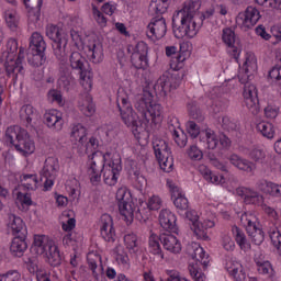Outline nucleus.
Wrapping results in <instances>:
<instances>
[{
	"label": "nucleus",
	"mask_w": 281,
	"mask_h": 281,
	"mask_svg": "<svg viewBox=\"0 0 281 281\" xmlns=\"http://www.w3.org/2000/svg\"><path fill=\"white\" fill-rule=\"evenodd\" d=\"M189 273L191 278H193L194 281H205V274L201 271H199V268L196 266H189Z\"/></svg>",
	"instance_id": "57"
},
{
	"label": "nucleus",
	"mask_w": 281,
	"mask_h": 281,
	"mask_svg": "<svg viewBox=\"0 0 281 281\" xmlns=\"http://www.w3.org/2000/svg\"><path fill=\"white\" fill-rule=\"evenodd\" d=\"M167 186L170 189L171 199H173V204L177 207V210H181L182 212H186V210L190 207V202H188V198L183 195V193L181 192V189L175 186L172 181L168 180Z\"/></svg>",
	"instance_id": "19"
},
{
	"label": "nucleus",
	"mask_w": 281,
	"mask_h": 281,
	"mask_svg": "<svg viewBox=\"0 0 281 281\" xmlns=\"http://www.w3.org/2000/svg\"><path fill=\"white\" fill-rule=\"evenodd\" d=\"M44 123L53 131H63V115L57 110H50L44 114Z\"/></svg>",
	"instance_id": "22"
},
{
	"label": "nucleus",
	"mask_w": 281,
	"mask_h": 281,
	"mask_svg": "<svg viewBox=\"0 0 281 281\" xmlns=\"http://www.w3.org/2000/svg\"><path fill=\"white\" fill-rule=\"evenodd\" d=\"M226 271L229 273V276H233L235 280L237 281H245L247 280V273L245 272V269L243 268V265L236 262H228L226 263Z\"/></svg>",
	"instance_id": "32"
},
{
	"label": "nucleus",
	"mask_w": 281,
	"mask_h": 281,
	"mask_svg": "<svg viewBox=\"0 0 281 281\" xmlns=\"http://www.w3.org/2000/svg\"><path fill=\"white\" fill-rule=\"evenodd\" d=\"M169 131L172 133L177 146L184 148V146L188 144V135H186L183 132L177 131L172 124H169Z\"/></svg>",
	"instance_id": "43"
},
{
	"label": "nucleus",
	"mask_w": 281,
	"mask_h": 281,
	"mask_svg": "<svg viewBox=\"0 0 281 281\" xmlns=\"http://www.w3.org/2000/svg\"><path fill=\"white\" fill-rule=\"evenodd\" d=\"M4 19L7 22L8 27L14 32L16 27H19V19H16V15L10 11L4 12Z\"/></svg>",
	"instance_id": "53"
},
{
	"label": "nucleus",
	"mask_w": 281,
	"mask_h": 281,
	"mask_svg": "<svg viewBox=\"0 0 281 281\" xmlns=\"http://www.w3.org/2000/svg\"><path fill=\"white\" fill-rule=\"evenodd\" d=\"M188 111L191 120H195L198 124H201V122L205 120L203 112H201V109L195 102H191L188 104Z\"/></svg>",
	"instance_id": "44"
},
{
	"label": "nucleus",
	"mask_w": 281,
	"mask_h": 281,
	"mask_svg": "<svg viewBox=\"0 0 281 281\" xmlns=\"http://www.w3.org/2000/svg\"><path fill=\"white\" fill-rule=\"evenodd\" d=\"M106 186H115L117 183V177L122 172V165L112 162L109 167L104 168V156L102 153L92 154V162L88 169V175L92 186H98L102 179Z\"/></svg>",
	"instance_id": "2"
},
{
	"label": "nucleus",
	"mask_w": 281,
	"mask_h": 281,
	"mask_svg": "<svg viewBox=\"0 0 281 281\" xmlns=\"http://www.w3.org/2000/svg\"><path fill=\"white\" fill-rule=\"evenodd\" d=\"M131 63L135 69H146L148 67V55H131Z\"/></svg>",
	"instance_id": "46"
},
{
	"label": "nucleus",
	"mask_w": 281,
	"mask_h": 281,
	"mask_svg": "<svg viewBox=\"0 0 281 281\" xmlns=\"http://www.w3.org/2000/svg\"><path fill=\"white\" fill-rule=\"evenodd\" d=\"M153 148L157 161L166 157L168 158L169 155H172V153L170 151V147H168V143H166V140L164 139H155L153 142Z\"/></svg>",
	"instance_id": "30"
},
{
	"label": "nucleus",
	"mask_w": 281,
	"mask_h": 281,
	"mask_svg": "<svg viewBox=\"0 0 281 281\" xmlns=\"http://www.w3.org/2000/svg\"><path fill=\"white\" fill-rule=\"evenodd\" d=\"M21 280V273L16 270H10L7 273L2 274L0 281H19Z\"/></svg>",
	"instance_id": "59"
},
{
	"label": "nucleus",
	"mask_w": 281,
	"mask_h": 281,
	"mask_svg": "<svg viewBox=\"0 0 281 281\" xmlns=\"http://www.w3.org/2000/svg\"><path fill=\"white\" fill-rule=\"evenodd\" d=\"M201 4L194 1L184 2L181 10L172 16V32L176 38H194L199 27L203 25V19L205 15L201 14V23L196 25V18L199 16V9Z\"/></svg>",
	"instance_id": "1"
},
{
	"label": "nucleus",
	"mask_w": 281,
	"mask_h": 281,
	"mask_svg": "<svg viewBox=\"0 0 281 281\" xmlns=\"http://www.w3.org/2000/svg\"><path fill=\"white\" fill-rule=\"evenodd\" d=\"M182 78L183 76H179V74H173L171 76L162 75L154 85V90L158 91V93H164V95H168L170 91L179 89Z\"/></svg>",
	"instance_id": "13"
},
{
	"label": "nucleus",
	"mask_w": 281,
	"mask_h": 281,
	"mask_svg": "<svg viewBox=\"0 0 281 281\" xmlns=\"http://www.w3.org/2000/svg\"><path fill=\"white\" fill-rule=\"evenodd\" d=\"M268 76L272 80H277V82H280V80H281V66L272 67L271 70L269 71Z\"/></svg>",
	"instance_id": "64"
},
{
	"label": "nucleus",
	"mask_w": 281,
	"mask_h": 281,
	"mask_svg": "<svg viewBox=\"0 0 281 281\" xmlns=\"http://www.w3.org/2000/svg\"><path fill=\"white\" fill-rule=\"evenodd\" d=\"M88 56H90L92 63H102L104 56V49L102 48V43L98 40H90L87 45Z\"/></svg>",
	"instance_id": "25"
},
{
	"label": "nucleus",
	"mask_w": 281,
	"mask_h": 281,
	"mask_svg": "<svg viewBox=\"0 0 281 281\" xmlns=\"http://www.w3.org/2000/svg\"><path fill=\"white\" fill-rule=\"evenodd\" d=\"M46 36H48V38L53 41V44L60 43L63 38H67V34H65V32H63L60 27L54 24L46 26Z\"/></svg>",
	"instance_id": "33"
},
{
	"label": "nucleus",
	"mask_w": 281,
	"mask_h": 281,
	"mask_svg": "<svg viewBox=\"0 0 281 281\" xmlns=\"http://www.w3.org/2000/svg\"><path fill=\"white\" fill-rule=\"evenodd\" d=\"M222 41L227 45V47H232L233 52H237L236 45L240 42L236 38V33L232 29H224Z\"/></svg>",
	"instance_id": "36"
},
{
	"label": "nucleus",
	"mask_w": 281,
	"mask_h": 281,
	"mask_svg": "<svg viewBox=\"0 0 281 281\" xmlns=\"http://www.w3.org/2000/svg\"><path fill=\"white\" fill-rule=\"evenodd\" d=\"M27 237L15 236L11 243L10 251L14 258H22L23 254L27 251Z\"/></svg>",
	"instance_id": "27"
},
{
	"label": "nucleus",
	"mask_w": 281,
	"mask_h": 281,
	"mask_svg": "<svg viewBox=\"0 0 281 281\" xmlns=\"http://www.w3.org/2000/svg\"><path fill=\"white\" fill-rule=\"evenodd\" d=\"M68 38H61L60 42L53 44L54 56L59 63H67L69 52L67 50Z\"/></svg>",
	"instance_id": "28"
},
{
	"label": "nucleus",
	"mask_w": 281,
	"mask_h": 281,
	"mask_svg": "<svg viewBox=\"0 0 281 281\" xmlns=\"http://www.w3.org/2000/svg\"><path fill=\"white\" fill-rule=\"evenodd\" d=\"M168 32V26L166 25V19L164 16H155L147 26L148 38H164Z\"/></svg>",
	"instance_id": "15"
},
{
	"label": "nucleus",
	"mask_w": 281,
	"mask_h": 281,
	"mask_svg": "<svg viewBox=\"0 0 281 281\" xmlns=\"http://www.w3.org/2000/svg\"><path fill=\"white\" fill-rule=\"evenodd\" d=\"M257 267H258V272L267 274L269 271H271V263L269 261H261L256 259L255 260Z\"/></svg>",
	"instance_id": "61"
},
{
	"label": "nucleus",
	"mask_w": 281,
	"mask_h": 281,
	"mask_svg": "<svg viewBox=\"0 0 281 281\" xmlns=\"http://www.w3.org/2000/svg\"><path fill=\"white\" fill-rule=\"evenodd\" d=\"M45 49H47V44L43 38V35L38 32H34L30 38L29 50V64L32 67H43L47 63V56H45Z\"/></svg>",
	"instance_id": "8"
},
{
	"label": "nucleus",
	"mask_w": 281,
	"mask_h": 281,
	"mask_svg": "<svg viewBox=\"0 0 281 281\" xmlns=\"http://www.w3.org/2000/svg\"><path fill=\"white\" fill-rule=\"evenodd\" d=\"M19 53V54H18ZM18 54V57H16ZM16 58V59H15ZM25 58V48H19V42L15 38H10L7 42V56L4 63V69L7 76H15V78L25 75V68H23V59Z\"/></svg>",
	"instance_id": "3"
},
{
	"label": "nucleus",
	"mask_w": 281,
	"mask_h": 281,
	"mask_svg": "<svg viewBox=\"0 0 281 281\" xmlns=\"http://www.w3.org/2000/svg\"><path fill=\"white\" fill-rule=\"evenodd\" d=\"M168 10V0H151L149 4V14L161 16Z\"/></svg>",
	"instance_id": "35"
},
{
	"label": "nucleus",
	"mask_w": 281,
	"mask_h": 281,
	"mask_svg": "<svg viewBox=\"0 0 281 281\" xmlns=\"http://www.w3.org/2000/svg\"><path fill=\"white\" fill-rule=\"evenodd\" d=\"M60 169V165L58 164V158L48 157L45 160L44 168L42 170L41 181H44V189L49 190L52 186H54V180L56 179V175Z\"/></svg>",
	"instance_id": "14"
},
{
	"label": "nucleus",
	"mask_w": 281,
	"mask_h": 281,
	"mask_svg": "<svg viewBox=\"0 0 281 281\" xmlns=\"http://www.w3.org/2000/svg\"><path fill=\"white\" fill-rule=\"evenodd\" d=\"M20 117L26 122V126H33V123L35 122L36 117H38V114L36 113V109H34V106L26 104L20 109Z\"/></svg>",
	"instance_id": "31"
},
{
	"label": "nucleus",
	"mask_w": 281,
	"mask_h": 281,
	"mask_svg": "<svg viewBox=\"0 0 281 281\" xmlns=\"http://www.w3.org/2000/svg\"><path fill=\"white\" fill-rule=\"evenodd\" d=\"M128 54H136L138 56H148V44L144 42H138L135 46H127Z\"/></svg>",
	"instance_id": "48"
},
{
	"label": "nucleus",
	"mask_w": 281,
	"mask_h": 281,
	"mask_svg": "<svg viewBox=\"0 0 281 281\" xmlns=\"http://www.w3.org/2000/svg\"><path fill=\"white\" fill-rule=\"evenodd\" d=\"M162 108L159 103H149V109L147 110V120L151 122H159L161 120Z\"/></svg>",
	"instance_id": "38"
},
{
	"label": "nucleus",
	"mask_w": 281,
	"mask_h": 281,
	"mask_svg": "<svg viewBox=\"0 0 281 281\" xmlns=\"http://www.w3.org/2000/svg\"><path fill=\"white\" fill-rule=\"evenodd\" d=\"M159 241L164 249L170 251V254H181V241H179V239L171 233H161L159 236L155 234L149 236V251L150 254H154V256H160L164 260V251L161 250Z\"/></svg>",
	"instance_id": "5"
},
{
	"label": "nucleus",
	"mask_w": 281,
	"mask_h": 281,
	"mask_svg": "<svg viewBox=\"0 0 281 281\" xmlns=\"http://www.w3.org/2000/svg\"><path fill=\"white\" fill-rule=\"evenodd\" d=\"M256 128L258 133H260L262 137H266L267 139H273L276 135V127L273 126V123L261 121L257 124Z\"/></svg>",
	"instance_id": "34"
},
{
	"label": "nucleus",
	"mask_w": 281,
	"mask_h": 281,
	"mask_svg": "<svg viewBox=\"0 0 281 281\" xmlns=\"http://www.w3.org/2000/svg\"><path fill=\"white\" fill-rule=\"evenodd\" d=\"M159 224L165 233L179 234V227H177V216L168 211L162 210L159 214Z\"/></svg>",
	"instance_id": "17"
},
{
	"label": "nucleus",
	"mask_w": 281,
	"mask_h": 281,
	"mask_svg": "<svg viewBox=\"0 0 281 281\" xmlns=\"http://www.w3.org/2000/svg\"><path fill=\"white\" fill-rule=\"evenodd\" d=\"M27 10V16L31 23H38L41 20V8H43V0H23Z\"/></svg>",
	"instance_id": "21"
},
{
	"label": "nucleus",
	"mask_w": 281,
	"mask_h": 281,
	"mask_svg": "<svg viewBox=\"0 0 281 281\" xmlns=\"http://www.w3.org/2000/svg\"><path fill=\"white\" fill-rule=\"evenodd\" d=\"M71 139H75V142H79V144H86L87 143V127L82 124H77L72 127L70 133Z\"/></svg>",
	"instance_id": "37"
},
{
	"label": "nucleus",
	"mask_w": 281,
	"mask_h": 281,
	"mask_svg": "<svg viewBox=\"0 0 281 281\" xmlns=\"http://www.w3.org/2000/svg\"><path fill=\"white\" fill-rule=\"evenodd\" d=\"M214 227V222L210 220H205L204 222H198L191 226V229L195 234L199 240H210V236H207V231Z\"/></svg>",
	"instance_id": "26"
},
{
	"label": "nucleus",
	"mask_w": 281,
	"mask_h": 281,
	"mask_svg": "<svg viewBox=\"0 0 281 281\" xmlns=\"http://www.w3.org/2000/svg\"><path fill=\"white\" fill-rule=\"evenodd\" d=\"M233 234L235 235V240L237 245H239L240 249H243L244 251H247V249H251V245H249V243L247 241V236H245V233L240 228L235 226L233 228Z\"/></svg>",
	"instance_id": "40"
},
{
	"label": "nucleus",
	"mask_w": 281,
	"mask_h": 281,
	"mask_svg": "<svg viewBox=\"0 0 281 281\" xmlns=\"http://www.w3.org/2000/svg\"><path fill=\"white\" fill-rule=\"evenodd\" d=\"M92 12H93V16H94L97 23H99L101 25V27H105L106 26V18L104 16V14L102 12H100V10H98V7H92Z\"/></svg>",
	"instance_id": "58"
},
{
	"label": "nucleus",
	"mask_w": 281,
	"mask_h": 281,
	"mask_svg": "<svg viewBox=\"0 0 281 281\" xmlns=\"http://www.w3.org/2000/svg\"><path fill=\"white\" fill-rule=\"evenodd\" d=\"M116 104L120 113L133 109V106H131V101L128 100V94H126V91L124 90L119 91L116 97Z\"/></svg>",
	"instance_id": "39"
},
{
	"label": "nucleus",
	"mask_w": 281,
	"mask_h": 281,
	"mask_svg": "<svg viewBox=\"0 0 281 281\" xmlns=\"http://www.w3.org/2000/svg\"><path fill=\"white\" fill-rule=\"evenodd\" d=\"M187 131L189 135L193 137V139H195V137H199V135H203V132H201V127L194 121L187 122Z\"/></svg>",
	"instance_id": "54"
},
{
	"label": "nucleus",
	"mask_w": 281,
	"mask_h": 281,
	"mask_svg": "<svg viewBox=\"0 0 281 281\" xmlns=\"http://www.w3.org/2000/svg\"><path fill=\"white\" fill-rule=\"evenodd\" d=\"M153 92L144 90L143 94L138 95L135 102V109L143 120H148V109L153 102Z\"/></svg>",
	"instance_id": "18"
},
{
	"label": "nucleus",
	"mask_w": 281,
	"mask_h": 281,
	"mask_svg": "<svg viewBox=\"0 0 281 281\" xmlns=\"http://www.w3.org/2000/svg\"><path fill=\"white\" fill-rule=\"evenodd\" d=\"M240 223L255 245L265 243V231H262L260 222H258V217L254 213L241 214Z\"/></svg>",
	"instance_id": "9"
},
{
	"label": "nucleus",
	"mask_w": 281,
	"mask_h": 281,
	"mask_svg": "<svg viewBox=\"0 0 281 281\" xmlns=\"http://www.w3.org/2000/svg\"><path fill=\"white\" fill-rule=\"evenodd\" d=\"M261 190L266 194H270L271 196H281V184H277L273 182L261 183Z\"/></svg>",
	"instance_id": "47"
},
{
	"label": "nucleus",
	"mask_w": 281,
	"mask_h": 281,
	"mask_svg": "<svg viewBox=\"0 0 281 281\" xmlns=\"http://www.w3.org/2000/svg\"><path fill=\"white\" fill-rule=\"evenodd\" d=\"M147 207L149 210H161V198L157 195L149 198Z\"/></svg>",
	"instance_id": "62"
},
{
	"label": "nucleus",
	"mask_w": 281,
	"mask_h": 281,
	"mask_svg": "<svg viewBox=\"0 0 281 281\" xmlns=\"http://www.w3.org/2000/svg\"><path fill=\"white\" fill-rule=\"evenodd\" d=\"M202 135L206 138V144L209 150H214L216 146H218V136H216V133L212 130H205L202 131Z\"/></svg>",
	"instance_id": "49"
},
{
	"label": "nucleus",
	"mask_w": 281,
	"mask_h": 281,
	"mask_svg": "<svg viewBox=\"0 0 281 281\" xmlns=\"http://www.w3.org/2000/svg\"><path fill=\"white\" fill-rule=\"evenodd\" d=\"M79 110L86 117H91L95 113V104L93 103V98L89 93H85L79 101Z\"/></svg>",
	"instance_id": "29"
},
{
	"label": "nucleus",
	"mask_w": 281,
	"mask_h": 281,
	"mask_svg": "<svg viewBox=\"0 0 281 281\" xmlns=\"http://www.w3.org/2000/svg\"><path fill=\"white\" fill-rule=\"evenodd\" d=\"M188 156L190 159H193V161H201V159H203V151H201L198 146L192 145L188 150Z\"/></svg>",
	"instance_id": "55"
},
{
	"label": "nucleus",
	"mask_w": 281,
	"mask_h": 281,
	"mask_svg": "<svg viewBox=\"0 0 281 281\" xmlns=\"http://www.w3.org/2000/svg\"><path fill=\"white\" fill-rule=\"evenodd\" d=\"M249 157L256 164H262V161H265V159L267 157V154H265V150L255 147V148L250 149Z\"/></svg>",
	"instance_id": "52"
},
{
	"label": "nucleus",
	"mask_w": 281,
	"mask_h": 281,
	"mask_svg": "<svg viewBox=\"0 0 281 281\" xmlns=\"http://www.w3.org/2000/svg\"><path fill=\"white\" fill-rule=\"evenodd\" d=\"M252 78L254 75H249V68H246L245 72L239 76V82L244 85V100L247 109L252 115H258L260 101L258 100V89L249 82Z\"/></svg>",
	"instance_id": "7"
},
{
	"label": "nucleus",
	"mask_w": 281,
	"mask_h": 281,
	"mask_svg": "<svg viewBox=\"0 0 281 281\" xmlns=\"http://www.w3.org/2000/svg\"><path fill=\"white\" fill-rule=\"evenodd\" d=\"M116 201L119 212L126 223H133L135 216V203L131 198V192L126 191L125 188H121L116 191Z\"/></svg>",
	"instance_id": "11"
},
{
	"label": "nucleus",
	"mask_w": 281,
	"mask_h": 281,
	"mask_svg": "<svg viewBox=\"0 0 281 281\" xmlns=\"http://www.w3.org/2000/svg\"><path fill=\"white\" fill-rule=\"evenodd\" d=\"M5 137L7 140L10 142L12 146H14L15 150L22 153V155H32V153L36 150L34 142L30 139L27 131L19 125L8 127Z\"/></svg>",
	"instance_id": "6"
},
{
	"label": "nucleus",
	"mask_w": 281,
	"mask_h": 281,
	"mask_svg": "<svg viewBox=\"0 0 281 281\" xmlns=\"http://www.w3.org/2000/svg\"><path fill=\"white\" fill-rule=\"evenodd\" d=\"M23 181L24 187H26L27 190H34V186L36 187V183H38V181L36 180V176L34 175H25L23 177Z\"/></svg>",
	"instance_id": "60"
},
{
	"label": "nucleus",
	"mask_w": 281,
	"mask_h": 281,
	"mask_svg": "<svg viewBox=\"0 0 281 281\" xmlns=\"http://www.w3.org/2000/svg\"><path fill=\"white\" fill-rule=\"evenodd\" d=\"M121 117L124 124L131 128L133 135L137 137L140 133H146L150 124V119H143L133 109L121 112Z\"/></svg>",
	"instance_id": "10"
},
{
	"label": "nucleus",
	"mask_w": 281,
	"mask_h": 281,
	"mask_svg": "<svg viewBox=\"0 0 281 281\" xmlns=\"http://www.w3.org/2000/svg\"><path fill=\"white\" fill-rule=\"evenodd\" d=\"M101 237L105 243H115L117 234L115 233V227L113 226V217L109 214H103L101 216Z\"/></svg>",
	"instance_id": "16"
},
{
	"label": "nucleus",
	"mask_w": 281,
	"mask_h": 281,
	"mask_svg": "<svg viewBox=\"0 0 281 281\" xmlns=\"http://www.w3.org/2000/svg\"><path fill=\"white\" fill-rule=\"evenodd\" d=\"M74 69L67 67V66H61L59 69L60 74V80L63 81L65 87H69L74 80H76V77L74 76Z\"/></svg>",
	"instance_id": "45"
},
{
	"label": "nucleus",
	"mask_w": 281,
	"mask_h": 281,
	"mask_svg": "<svg viewBox=\"0 0 281 281\" xmlns=\"http://www.w3.org/2000/svg\"><path fill=\"white\" fill-rule=\"evenodd\" d=\"M32 251L37 256H43L44 254L50 267H60L63 265V255H60L58 246L52 240L46 239L45 236L35 235Z\"/></svg>",
	"instance_id": "4"
},
{
	"label": "nucleus",
	"mask_w": 281,
	"mask_h": 281,
	"mask_svg": "<svg viewBox=\"0 0 281 281\" xmlns=\"http://www.w3.org/2000/svg\"><path fill=\"white\" fill-rule=\"evenodd\" d=\"M124 243L131 254H137L139 251V241L135 233H130L124 236Z\"/></svg>",
	"instance_id": "41"
},
{
	"label": "nucleus",
	"mask_w": 281,
	"mask_h": 281,
	"mask_svg": "<svg viewBox=\"0 0 281 281\" xmlns=\"http://www.w3.org/2000/svg\"><path fill=\"white\" fill-rule=\"evenodd\" d=\"M9 227L12 229L13 236H21L27 238V227L23 220L14 214L9 215Z\"/></svg>",
	"instance_id": "23"
},
{
	"label": "nucleus",
	"mask_w": 281,
	"mask_h": 281,
	"mask_svg": "<svg viewBox=\"0 0 281 281\" xmlns=\"http://www.w3.org/2000/svg\"><path fill=\"white\" fill-rule=\"evenodd\" d=\"M187 254L193 260L201 262L203 267H207V265H210V259L207 258L205 250L198 243L192 241L191 244H189L187 246Z\"/></svg>",
	"instance_id": "20"
},
{
	"label": "nucleus",
	"mask_w": 281,
	"mask_h": 281,
	"mask_svg": "<svg viewBox=\"0 0 281 281\" xmlns=\"http://www.w3.org/2000/svg\"><path fill=\"white\" fill-rule=\"evenodd\" d=\"M70 68L72 71H77L80 79L87 82H91L93 78V72L89 70V61L79 52H74L69 56Z\"/></svg>",
	"instance_id": "12"
},
{
	"label": "nucleus",
	"mask_w": 281,
	"mask_h": 281,
	"mask_svg": "<svg viewBox=\"0 0 281 281\" xmlns=\"http://www.w3.org/2000/svg\"><path fill=\"white\" fill-rule=\"evenodd\" d=\"M244 201L247 205H262L265 198L256 191H247L244 196Z\"/></svg>",
	"instance_id": "42"
},
{
	"label": "nucleus",
	"mask_w": 281,
	"mask_h": 281,
	"mask_svg": "<svg viewBox=\"0 0 281 281\" xmlns=\"http://www.w3.org/2000/svg\"><path fill=\"white\" fill-rule=\"evenodd\" d=\"M158 164L164 172H172V168H175V159L172 158V154L168 157L158 159Z\"/></svg>",
	"instance_id": "50"
},
{
	"label": "nucleus",
	"mask_w": 281,
	"mask_h": 281,
	"mask_svg": "<svg viewBox=\"0 0 281 281\" xmlns=\"http://www.w3.org/2000/svg\"><path fill=\"white\" fill-rule=\"evenodd\" d=\"M240 20L246 27H254L258 21H260V11L254 7H248L245 13H239L237 21Z\"/></svg>",
	"instance_id": "24"
},
{
	"label": "nucleus",
	"mask_w": 281,
	"mask_h": 281,
	"mask_svg": "<svg viewBox=\"0 0 281 281\" xmlns=\"http://www.w3.org/2000/svg\"><path fill=\"white\" fill-rule=\"evenodd\" d=\"M222 128H224V131H227L228 133H232L236 131V128H238V125L234 121H232L231 117L224 116L222 119Z\"/></svg>",
	"instance_id": "56"
},
{
	"label": "nucleus",
	"mask_w": 281,
	"mask_h": 281,
	"mask_svg": "<svg viewBox=\"0 0 281 281\" xmlns=\"http://www.w3.org/2000/svg\"><path fill=\"white\" fill-rule=\"evenodd\" d=\"M16 199L20 201L21 205H26L27 207L32 205V195L30 193L18 192Z\"/></svg>",
	"instance_id": "63"
},
{
	"label": "nucleus",
	"mask_w": 281,
	"mask_h": 281,
	"mask_svg": "<svg viewBox=\"0 0 281 281\" xmlns=\"http://www.w3.org/2000/svg\"><path fill=\"white\" fill-rule=\"evenodd\" d=\"M89 269H91L95 280L98 281V273L95 272V269H98V261L102 260V257L100 255L95 254H89L87 257Z\"/></svg>",
	"instance_id": "51"
}]
</instances>
